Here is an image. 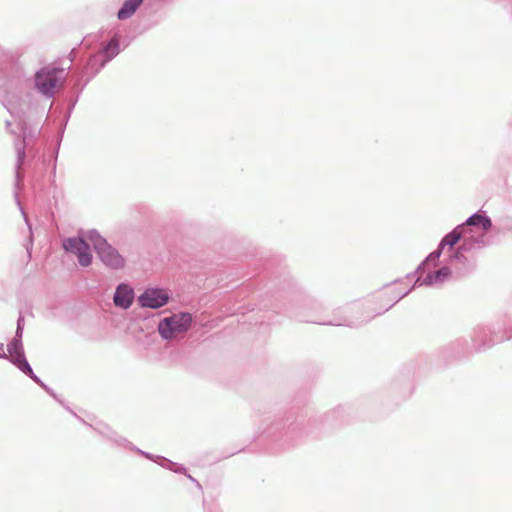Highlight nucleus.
<instances>
[{
    "label": "nucleus",
    "instance_id": "nucleus-1",
    "mask_svg": "<svg viewBox=\"0 0 512 512\" xmlns=\"http://www.w3.org/2000/svg\"><path fill=\"white\" fill-rule=\"evenodd\" d=\"M0 102L11 115H23L37 108L31 78L15 53L0 47Z\"/></svg>",
    "mask_w": 512,
    "mask_h": 512
},
{
    "label": "nucleus",
    "instance_id": "nucleus-2",
    "mask_svg": "<svg viewBox=\"0 0 512 512\" xmlns=\"http://www.w3.org/2000/svg\"><path fill=\"white\" fill-rule=\"evenodd\" d=\"M412 287L405 291L400 292L396 289L391 290L389 293L385 292L378 296L367 299L363 302L354 303L345 309V315L343 317H334L331 320H325L318 316H312L300 311H297L293 307H281L276 308L275 312H286L291 317L308 323H315L320 325H331V326H347L351 328H358L368 323L374 317L381 315L392 308L402 298L407 296L411 291Z\"/></svg>",
    "mask_w": 512,
    "mask_h": 512
},
{
    "label": "nucleus",
    "instance_id": "nucleus-3",
    "mask_svg": "<svg viewBox=\"0 0 512 512\" xmlns=\"http://www.w3.org/2000/svg\"><path fill=\"white\" fill-rule=\"evenodd\" d=\"M120 53V43L117 35L102 43L101 47L90 54L82 66H76L73 74V89L80 94L86 85Z\"/></svg>",
    "mask_w": 512,
    "mask_h": 512
},
{
    "label": "nucleus",
    "instance_id": "nucleus-4",
    "mask_svg": "<svg viewBox=\"0 0 512 512\" xmlns=\"http://www.w3.org/2000/svg\"><path fill=\"white\" fill-rule=\"evenodd\" d=\"M37 108L35 111H29L23 115H12L13 117L19 119V125L21 129V137L17 135L14 146L17 155L16 162V180L17 182L21 181L19 169L23 164V161L26 157V142L36 139L42 130L41 120L44 117V107L40 105V101L37 100Z\"/></svg>",
    "mask_w": 512,
    "mask_h": 512
},
{
    "label": "nucleus",
    "instance_id": "nucleus-5",
    "mask_svg": "<svg viewBox=\"0 0 512 512\" xmlns=\"http://www.w3.org/2000/svg\"><path fill=\"white\" fill-rule=\"evenodd\" d=\"M86 238L93 246L95 253L101 262L108 268L121 269L125 265V259L116 248L108 243V241L100 235L96 229L86 231Z\"/></svg>",
    "mask_w": 512,
    "mask_h": 512
},
{
    "label": "nucleus",
    "instance_id": "nucleus-6",
    "mask_svg": "<svg viewBox=\"0 0 512 512\" xmlns=\"http://www.w3.org/2000/svg\"><path fill=\"white\" fill-rule=\"evenodd\" d=\"M65 69L53 65L40 68L34 74V85L36 90L44 97L51 99L56 94V88L63 83Z\"/></svg>",
    "mask_w": 512,
    "mask_h": 512
},
{
    "label": "nucleus",
    "instance_id": "nucleus-7",
    "mask_svg": "<svg viewBox=\"0 0 512 512\" xmlns=\"http://www.w3.org/2000/svg\"><path fill=\"white\" fill-rule=\"evenodd\" d=\"M193 322L189 312H179L161 319L158 323V333L164 340H173L180 334L186 333Z\"/></svg>",
    "mask_w": 512,
    "mask_h": 512
},
{
    "label": "nucleus",
    "instance_id": "nucleus-8",
    "mask_svg": "<svg viewBox=\"0 0 512 512\" xmlns=\"http://www.w3.org/2000/svg\"><path fill=\"white\" fill-rule=\"evenodd\" d=\"M510 339L506 330L501 331L492 326H476L471 333V341L475 351L485 350L496 343Z\"/></svg>",
    "mask_w": 512,
    "mask_h": 512
},
{
    "label": "nucleus",
    "instance_id": "nucleus-9",
    "mask_svg": "<svg viewBox=\"0 0 512 512\" xmlns=\"http://www.w3.org/2000/svg\"><path fill=\"white\" fill-rule=\"evenodd\" d=\"M273 427L275 432H278L290 445L296 444L305 435L303 421L298 420L292 414L276 422Z\"/></svg>",
    "mask_w": 512,
    "mask_h": 512
},
{
    "label": "nucleus",
    "instance_id": "nucleus-10",
    "mask_svg": "<svg viewBox=\"0 0 512 512\" xmlns=\"http://www.w3.org/2000/svg\"><path fill=\"white\" fill-rule=\"evenodd\" d=\"M87 241L89 240L85 235L84 237H68L64 239L62 243V246L66 252L76 255L78 263L82 267H88L91 265L93 259L90 245Z\"/></svg>",
    "mask_w": 512,
    "mask_h": 512
},
{
    "label": "nucleus",
    "instance_id": "nucleus-11",
    "mask_svg": "<svg viewBox=\"0 0 512 512\" xmlns=\"http://www.w3.org/2000/svg\"><path fill=\"white\" fill-rule=\"evenodd\" d=\"M170 299L167 291L159 287L146 288L137 298L141 308L159 309L165 306Z\"/></svg>",
    "mask_w": 512,
    "mask_h": 512
},
{
    "label": "nucleus",
    "instance_id": "nucleus-12",
    "mask_svg": "<svg viewBox=\"0 0 512 512\" xmlns=\"http://www.w3.org/2000/svg\"><path fill=\"white\" fill-rule=\"evenodd\" d=\"M66 410H68L73 416H75L79 421L88 427L96 430L100 435H102L105 439L113 442L117 446L124 447L127 449H135V446L125 437L118 435L115 431H113L110 427L105 424H98L93 426L88 424L84 419L78 416L74 411H72L69 407L65 406Z\"/></svg>",
    "mask_w": 512,
    "mask_h": 512
},
{
    "label": "nucleus",
    "instance_id": "nucleus-13",
    "mask_svg": "<svg viewBox=\"0 0 512 512\" xmlns=\"http://www.w3.org/2000/svg\"><path fill=\"white\" fill-rule=\"evenodd\" d=\"M451 269L445 265L436 271H431L426 274L424 278L418 276L412 288L420 286H437L446 282L451 277Z\"/></svg>",
    "mask_w": 512,
    "mask_h": 512
},
{
    "label": "nucleus",
    "instance_id": "nucleus-14",
    "mask_svg": "<svg viewBox=\"0 0 512 512\" xmlns=\"http://www.w3.org/2000/svg\"><path fill=\"white\" fill-rule=\"evenodd\" d=\"M459 225L463 227L467 234L472 232L473 227L482 229L485 234L493 226L491 218L482 210H478Z\"/></svg>",
    "mask_w": 512,
    "mask_h": 512
},
{
    "label": "nucleus",
    "instance_id": "nucleus-15",
    "mask_svg": "<svg viewBox=\"0 0 512 512\" xmlns=\"http://www.w3.org/2000/svg\"><path fill=\"white\" fill-rule=\"evenodd\" d=\"M134 290L128 284L120 283L114 292L113 302L116 307L121 309H128L131 307L134 300Z\"/></svg>",
    "mask_w": 512,
    "mask_h": 512
},
{
    "label": "nucleus",
    "instance_id": "nucleus-16",
    "mask_svg": "<svg viewBox=\"0 0 512 512\" xmlns=\"http://www.w3.org/2000/svg\"><path fill=\"white\" fill-rule=\"evenodd\" d=\"M132 451H136L140 455L144 456L146 459H149L157 464H159L161 467L168 469L170 471H173L177 474H186V467L182 464H178L176 462H173L163 456L154 455L149 452L143 451L135 446V449H131Z\"/></svg>",
    "mask_w": 512,
    "mask_h": 512
},
{
    "label": "nucleus",
    "instance_id": "nucleus-17",
    "mask_svg": "<svg viewBox=\"0 0 512 512\" xmlns=\"http://www.w3.org/2000/svg\"><path fill=\"white\" fill-rule=\"evenodd\" d=\"M487 245L485 235H468L466 234L461 244L458 246L464 253H471L484 248Z\"/></svg>",
    "mask_w": 512,
    "mask_h": 512
},
{
    "label": "nucleus",
    "instance_id": "nucleus-18",
    "mask_svg": "<svg viewBox=\"0 0 512 512\" xmlns=\"http://www.w3.org/2000/svg\"><path fill=\"white\" fill-rule=\"evenodd\" d=\"M453 261H457L462 265L463 268L459 269V273L461 275L471 273L476 268V261L470 260L468 257H466L465 253L459 247H457V249L449 256L448 264L452 265Z\"/></svg>",
    "mask_w": 512,
    "mask_h": 512
},
{
    "label": "nucleus",
    "instance_id": "nucleus-19",
    "mask_svg": "<svg viewBox=\"0 0 512 512\" xmlns=\"http://www.w3.org/2000/svg\"><path fill=\"white\" fill-rule=\"evenodd\" d=\"M467 233L463 227L457 225L453 230L447 233L439 242L438 246L444 250L446 247L452 249Z\"/></svg>",
    "mask_w": 512,
    "mask_h": 512
},
{
    "label": "nucleus",
    "instance_id": "nucleus-20",
    "mask_svg": "<svg viewBox=\"0 0 512 512\" xmlns=\"http://www.w3.org/2000/svg\"><path fill=\"white\" fill-rule=\"evenodd\" d=\"M142 3L143 0H125L117 12V18L121 21L131 18Z\"/></svg>",
    "mask_w": 512,
    "mask_h": 512
},
{
    "label": "nucleus",
    "instance_id": "nucleus-21",
    "mask_svg": "<svg viewBox=\"0 0 512 512\" xmlns=\"http://www.w3.org/2000/svg\"><path fill=\"white\" fill-rule=\"evenodd\" d=\"M11 363L15 365L23 374H25L35 383L39 381L40 378L34 373L25 355H22V357L18 359L15 358L14 361H12Z\"/></svg>",
    "mask_w": 512,
    "mask_h": 512
},
{
    "label": "nucleus",
    "instance_id": "nucleus-22",
    "mask_svg": "<svg viewBox=\"0 0 512 512\" xmlns=\"http://www.w3.org/2000/svg\"><path fill=\"white\" fill-rule=\"evenodd\" d=\"M444 250H442L439 246L431 252L416 268V270L412 273H409L406 277H414L418 272L422 271L426 264L432 263L434 266L438 265V260L440 256L442 255Z\"/></svg>",
    "mask_w": 512,
    "mask_h": 512
},
{
    "label": "nucleus",
    "instance_id": "nucleus-23",
    "mask_svg": "<svg viewBox=\"0 0 512 512\" xmlns=\"http://www.w3.org/2000/svg\"><path fill=\"white\" fill-rule=\"evenodd\" d=\"M7 351L9 353L7 359H9L10 362L14 361L15 358L18 359L22 357V355H25L22 340L12 339L7 345Z\"/></svg>",
    "mask_w": 512,
    "mask_h": 512
},
{
    "label": "nucleus",
    "instance_id": "nucleus-24",
    "mask_svg": "<svg viewBox=\"0 0 512 512\" xmlns=\"http://www.w3.org/2000/svg\"><path fill=\"white\" fill-rule=\"evenodd\" d=\"M342 418H343V409L338 407L332 411H330L329 413H327L326 415V422L328 423H333V422H342Z\"/></svg>",
    "mask_w": 512,
    "mask_h": 512
},
{
    "label": "nucleus",
    "instance_id": "nucleus-25",
    "mask_svg": "<svg viewBox=\"0 0 512 512\" xmlns=\"http://www.w3.org/2000/svg\"><path fill=\"white\" fill-rule=\"evenodd\" d=\"M37 385H39L46 393H48L51 397H53L56 401H58L61 405L64 406V403L62 400L59 399L58 395L54 392L52 388H50L48 385H46L41 379L36 382Z\"/></svg>",
    "mask_w": 512,
    "mask_h": 512
},
{
    "label": "nucleus",
    "instance_id": "nucleus-26",
    "mask_svg": "<svg viewBox=\"0 0 512 512\" xmlns=\"http://www.w3.org/2000/svg\"><path fill=\"white\" fill-rule=\"evenodd\" d=\"M25 326V319L22 312H19L18 319L16 322V327L24 328Z\"/></svg>",
    "mask_w": 512,
    "mask_h": 512
},
{
    "label": "nucleus",
    "instance_id": "nucleus-27",
    "mask_svg": "<svg viewBox=\"0 0 512 512\" xmlns=\"http://www.w3.org/2000/svg\"><path fill=\"white\" fill-rule=\"evenodd\" d=\"M24 328L16 327L15 335L13 339L22 340Z\"/></svg>",
    "mask_w": 512,
    "mask_h": 512
},
{
    "label": "nucleus",
    "instance_id": "nucleus-28",
    "mask_svg": "<svg viewBox=\"0 0 512 512\" xmlns=\"http://www.w3.org/2000/svg\"><path fill=\"white\" fill-rule=\"evenodd\" d=\"M191 482L195 483V485L199 488V489H202V486L201 484L199 483L198 480H196L194 477H192L187 471H186V474H184Z\"/></svg>",
    "mask_w": 512,
    "mask_h": 512
},
{
    "label": "nucleus",
    "instance_id": "nucleus-29",
    "mask_svg": "<svg viewBox=\"0 0 512 512\" xmlns=\"http://www.w3.org/2000/svg\"><path fill=\"white\" fill-rule=\"evenodd\" d=\"M5 126H6V129L8 130V132H9L10 134L15 135V136L17 137V133H16V131H15V130H13V129L11 128L12 123H11L9 120H7V121L5 122Z\"/></svg>",
    "mask_w": 512,
    "mask_h": 512
},
{
    "label": "nucleus",
    "instance_id": "nucleus-30",
    "mask_svg": "<svg viewBox=\"0 0 512 512\" xmlns=\"http://www.w3.org/2000/svg\"><path fill=\"white\" fill-rule=\"evenodd\" d=\"M76 58H77V50H76V48H73V49L70 51V53H69V60H70V62L72 63V62H74V61H75V59H76Z\"/></svg>",
    "mask_w": 512,
    "mask_h": 512
},
{
    "label": "nucleus",
    "instance_id": "nucleus-31",
    "mask_svg": "<svg viewBox=\"0 0 512 512\" xmlns=\"http://www.w3.org/2000/svg\"><path fill=\"white\" fill-rule=\"evenodd\" d=\"M78 100V96L71 102L69 108H68V115L67 117H70L71 111L73 110L74 106L76 105V102Z\"/></svg>",
    "mask_w": 512,
    "mask_h": 512
},
{
    "label": "nucleus",
    "instance_id": "nucleus-32",
    "mask_svg": "<svg viewBox=\"0 0 512 512\" xmlns=\"http://www.w3.org/2000/svg\"><path fill=\"white\" fill-rule=\"evenodd\" d=\"M0 358L1 359H7L8 358L7 354L4 351V347H3L2 343L0 344Z\"/></svg>",
    "mask_w": 512,
    "mask_h": 512
},
{
    "label": "nucleus",
    "instance_id": "nucleus-33",
    "mask_svg": "<svg viewBox=\"0 0 512 512\" xmlns=\"http://www.w3.org/2000/svg\"><path fill=\"white\" fill-rule=\"evenodd\" d=\"M205 512H221L218 508L216 507H206L205 506Z\"/></svg>",
    "mask_w": 512,
    "mask_h": 512
},
{
    "label": "nucleus",
    "instance_id": "nucleus-34",
    "mask_svg": "<svg viewBox=\"0 0 512 512\" xmlns=\"http://www.w3.org/2000/svg\"><path fill=\"white\" fill-rule=\"evenodd\" d=\"M463 342H464L463 340H460V339H459V340H457L455 343H453V344H452V346H454V345H456V346H462V343H463Z\"/></svg>",
    "mask_w": 512,
    "mask_h": 512
},
{
    "label": "nucleus",
    "instance_id": "nucleus-35",
    "mask_svg": "<svg viewBox=\"0 0 512 512\" xmlns=\"http://www.w3.org/2000/svg\"><path fill=\"white\" fill-rule=\"evenodd\" d=\"M65 125H66V124H64V125H63V127L61 128V135H60V138H62V135H63V133H64ZM60 141H61V139H59V143H58V145H60Z\"/></svg>",
    "mask_w": 512,
    "mask_h": 512
},
{
    "label": "nucleus",
    "instance_id": "nucleus-36",
    "mask_svg": "<svg viewBox=\"0 0 512 512\" xmlns=\"http://www.w3.org/2000/svg\"><path fill=\"white\" fill-rule=\"evenodd\" d=\"M21 212H22V215L24 216V219L26 221V223H28V218L26 216V213L24 212V210L21 208Z\"/></svg>",
    "mask_w": 512,
    "mask_h": 512
},
{
    "label": "nucleus",
    "instance_id": "nucleus-37",
    "mask_svg": "<svg viewBox=\"0 0 512 512\" xmlns=\"http://www.w3.org/2000/svg\"><path fill=\"white\" fill-rule=\"evenodd\" d=\"M317 306H318V305H316L315 303H312V308H313V309H317Z\"/></svg>",
    "mask_w": 512,
    "mask_h": 512
},
{
    "label": "nucleus",
    "instance_id": "nucleus-38",
    "mask_svg": "<svg viewBox=\"0 0 512 512\" xmlns=\"http://www.w3.org/2000/svg\"><path fill=\"white\" fill-rule=\"evenodd\" d=\"M26 251H27V252H28V254L30 255V248H29V247H27V248H26Z\"/></svg>",
    "mask_w": 512,
    "mask_h": 512
},
{
    "label": "nucleus",
    "instance_id": "nucleus-39",
    "mask_svg": "<svg viewBox=\"0 0 512 512\" xmlns=\"http://www.w3.org/2000/svg\"><path fill=\"white\" fill-rule=\"evenodd\" d=\"M16 200H17V204L20 206V201L18 200V198L16 197Z\"/></svg>",
    "mask_w": 512,
    "mask_h": 512
}]
</instances>
